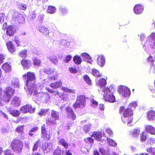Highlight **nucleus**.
I'll return each mask as SVG.
<instances>
[{
	"label": "nucleus",
	"mask_w": 155,
	"mask_h": 155,
	"mask_svg": "<svg viewBox=\"0 0 155 155\" xmlns=\"http://www.w3.org/2000/svg\"><path fill=\"white\" fill-rule=\"evenodd\" d=\"M23 76L24 79L26 81V86L25 87V89L28 91L29 94L36 95L37 98L38 100L44 99L45 92H40L37 93V91L39 88L41 90V87H44L45 80H43L41 83H39L38 86L35 84L36 79L35 74L33 72H28L26 74H24Z\"/></svg>",
	"instance_id": "f257e3e1"
},
{
	"label": "nucleus",
	"mask_w": 155,
	"mask_h": 155,
	"mask_svg": "<svg viewBox=\"0 0 155 155\" xmlns=\"http://www.w3.org/2000/svg\"><path fill=\"white\" fill-rule=\"evenodd\" d=\"M123 112V116L121 117L123 122L124 123L127 122L128 126H130V124L133 120V118L131 117L133 115L132 109L130 108L125 109L124 107H120L119 113L121 114Z\"/></svg>",
	"instance_id": "f03ea898"
},
{
	"label": "nucleus",
	"mask_w": 155,
	"mask_h": 155,
	"mask_svg": "<svg viewBox=\"0 0 155 155\" xmlns=\"http://www.w3.org/2000/svg\"><path fill=\"white\" fill-rule=\"evenodd\" d=\"M14 92V89L8 87L5 88L2 95V88H0V106H2L3 105L2 100L6 102H9Z\"/></svg>",
	"instance_id": "7ed1b4c3"
},
{
	"label": "nucleus",
	"mask_w": 155,
	"mask_h": 155,
	"mask_svg": "<svg viewBox=\"0 0 155 155\" xmlns=\"http://www.w3.org/2000/svg\"><path fill=\"white\" fill-rule=\"evenodd\" d=\"M113 91L112 85L110 86L109 88H105L103 90V92H104V98L105 101L112 103L115 101V97L112 94Z\"/></svg>",
	"instance_id": "20e7f679"
},
{
	"label": "nucleus",
	"mask_w": 155,
	"mask_h": 155,
	"mask_svg": "<svg viewBox=\"0 0 155 155\" xmlns=\"http://www.w3.org/2000/svg\"><path fill=\"white\" fill-rule=\"evenodd\" d=\"M143 47L146 51L149 48L155 49V33H152L147 37L146 42L144 43Z\"/></svg>",
	"instance_id": "39448f33"
},
{
	"label": "nucleus",
	"mask_w": 155,
	"mask_h": 155,
	"mask_svg": "<svg viewBox=\"0 0 155 155\" xmlns=\"http://www.w3.org/2000/svg\"><path fill=\"white\" fill-rule=\"evenodd\" d=\"M12 149L15 153H19L22 151L23 144L20 140L14 138L12 140L11 145Z\"/></svg>",
	"instance_id": "423d86ee"
},
{
	"label": "nucleus",
	"mask_w": 155,
	"mask_h": 155,
	"mask_svg": "<svg viewBox=\"0 0 155 155\" xmlns=\"http://www.w3.org/2000/svg\"><path fill=\"white\" fill-rule=\"evenodd\" d=\"M85 99L83 95H79L77 98L76 101L74 104L73 108L75 109L78 108H81L85 105Z\"/></svg>",
	"instance_id": "0eeeda50"
},
{
	"label": "nucleus",
	"mask_w": 155,
	"mask_h": 155,
	"mask_svg": "<svg viewBox=\"0 0 155 155\" xmlns=\"http://www.w3.org/2000/svg\"><path fill=\"white\" fill-rule=\"evenodd\" d=\"M43 71L44 72L47 74H51L52 73H53V76H50L48 78L50 80H55L57 78V74L55 72H54V69L53 68H46L41 69L40 70V73Z\"/></svg>",
	"instance_id": "6e6552de"
},
{
	"label": "nucleus",
	"mask_w": 155,
	"mask_h": 155,
	"mask_svg": "<svg viewBox=\"0 0 155 155\" xmlns=\"http://www.w3.org/2000/svg\"><path fill=\"white\" fill-rule=\"evenodd\" d=\"M9 13L13 14L12 20L15 21V23H21V20L23 19L24 18L22 16L21 14L19 13L16 12L14 10H11L9 11Z\"/></svg>",
	"instance_id": "1a4fd4ad"
},
{
	"label": "nucleus",
	"mask_w": 155,
	"mask_h": 155,
	"mask_svg": "<svg viewBox=\"0 0 155 155\" xmlns=\"http://www.w3.org/2000/svg\"><path fill=\"white\" fill-rule=\"evenodd\" d=\"M118 91L122 96L125 97L129 96L130 94V89L125 86H120L119 87Z\"/></svg>",
	"instance_id": "9d476101"
},
{
	"label": "nucleus",
	"mask_w": 155,
	"mask_h": 155,
	"mask_svg": "<svg viewBox=\"0 0 155 155\" xmlns=\"http://www.w3.org/2000/svg\"><path fill=\"white\" fill-rule=\"evenodd\" d=\"M147 62L150 64L151 67L150 71L151 72L155 73V56H150L147 59Z\"/></svg>",
	"instance_id": "9b49d317"
},
{
	"label": "nucleus",
	"mask_w": 155,
	"mask_h": 155,
	"mask_svg": "<svg viewBox=\"0 0 155 155\" xmlns=\"http://www.w3.org/2000/svg\"><path fill=\"white\" fill-rule=\"evenodd\" d=\"M35 108H33L31 106L27 104L22 107L20 109V111L23 113L29 112L31 113H33L35 111Z\"/></svg>",
	"instance_id": "f8f14e48"
},
{
	"label": "nucleus",
	"mask_w": 155,
	"mask_h": 155,
	"mask_svg": "<svg viewBox=\"0 0 155 155\" xmlns=\"http://www.w3.org/2000/svg\"><path fill=\"white\" fill-rule=\"evenodd\" d=\"M16 31V27L14 26L9 25L6 28V34L9 37L13 36Z\"/></svg>",
	"instance_id": "ddd939ff"
},
{
	"label": "nucleus",
	"mask_w": 155,
	"mask_h": 155,
	"mask_svg": "<svg viewBox=\"0 0 155 155\" xmlns=\"http://www.w3.org/2000/svg\"><path fill=\"white\" fill-rule=\"evenodd\" d=\"M97 62L100 67H103L105 63V58L104 56L102 54L97 55Z\"/></svg>",
	"instance_id": "4468645a"
},
{
	"label": "nucleus",
	"mask_w": 155,
	"mask_h": 155,
	"mask_svg": "<svg viewBox=\"0 0 155 155\" xmlns=\"http://www.w3.org/2000/svg\"><path fill=\"white\" fill-rule=\"evenodd\" d=\"M66 111L67 113V117L70 119L74 120L76 118V115L73 110L70 107H67Z\"/></svg>",
	"instance_id": "2eb2a0df"
},
{
	"label": "nucleus",
	"mask_w": 155,
	"mask_h": 155,
	"mask_svg": "<svg viewBox=\"0 0 155 155\" xmlns=\"http://www.w3.org/2000/svg\"><path fill=\"white\" fill-rule=\"evenodd\" d=\"M41 135L42 138L46 140L50 139L51 136L48 134L47 131L45 129V125L44 124L41 127Z\"/></svg>",
	"instance_id": "dca6fc26"
},
{
	"label": "nucleus",
	"mask_w": 155,
	"mask_h": 155,
	"mask_svg": "<svg viewBox=\"0 0 155 155\" xmlns=\"http://www.w3.org/2000/svg\"><path fill=\"white\" fill-rule=\"evenodd\" d=\"M81 56L84 61H86L89 63H91L93 60L89 54L86 53H84L82 54Z\"/></svg>",
	"instance_id": "f3484780"
},
{
	"label": "nucleus",
	"mask_w": 155,
	"mask_h": 155,
	"mask_svg": "<svg viewBox=\"0 0 155 155\" xmlns=\"http://www.w3.org/2000/svg\"><path fill=\"white\" fill-rule=\"evenodd\" d=\"M21 99L17 97H15L13 99L11 105L13 107L18 106L20 104Z\"/></svg>",
	"instance_id": "a211bd4d"
},
{
	"label": "nucleus",
	"mask_w": 155,
	"mask_h": 155,
	"mask_svg": "<svg viewBox=\"0 0 155 155\" xmlns=\"http://www.w3.org/2000/svg\"><path fill=\"white\" fill-rule=\"evenodd\" d=\"M21 64L24 69H29L31 66V63L28 60H23L21 61Z\"/></svg>",
	"instance_id": "6ab92c4d"
},
{
	"label": "nucleus",
	"mask_w": 155,
	"mask_h": 155,
	"mask_svg": "<svg viewBox=\"0 0 155 155\" xmlns=\"http://www.w3.org/2000/svg\"><path fill=\"white\" fill-rule=\"evenodd\" d=\"M38 29L40 32L42 33L45 35L49 36V34L50 32L49 30L45 26H40L39 27Z\"/></svg>",
	"instance_id": "aec40b11"
},
{
	"label": "nucleus",
	"mask_w": 155,
	"mask_h": 155,
	"mask_svg": "<svg viewBox=\"0 0 155 155\" xmlns=\"http://www.w3.org/2000/svg\"><path fill=\"white\" fill-rule=\"evenodd\" d=\"M143 9V7L139 5H136L134 8V11L137 14H140L142 13Z\"/></svg>",
	"instance_id": "412c9836"
},
{
	"label": "nucleus",
	"mask_w": 155,
	"mask_h": 155,
	"mask_svg": "<svg viewBox=\"0 0 155 155\" xmlns=\"http://www.w3.org/2000/svg\"><path fill=\"white\" fill-rule=\"evenodd\" d=\"M59 144L62 145L65 149H67L69 146L66 140L63 138H61L59 139Z\"/></svg>",
	"instance_id": "4be33fe9"
},
{
	"label": "nucleus",
	"mask_w": 155,
	"mask_h": 155,
	"mask_svg": "<svg viewBox=\"0 0 155 155\" xmlns=\"http://www.w3.org/2000/svg\"><path fill=\"white\" fill-rule=\"evenodd\" d=\"M6 45L8 50L10 52L12 53L15 51L16 50L15 47L13 45L11 41H8L6 43Z\"/></svg>",
	"instance_id": "5701e85b"
},
{
	"label": "nucleus",
	"mask_w": 155,
	"mask_h": 155,
	"mask_svg": "<svg viewBox=\"0 0 155 155\" xmlns=\"http://www.w3.org/2000/svg\"><path fill=\"white\" fill-rule=\"evenodd\" d=\"M147 117L149 120H155V112L153 110L149 111L147 114Z\"/></svg>",
	"instance_id": "b1692460"
},
{
	"label": "nucleus",
	"mask_w": 155,
	"mask_h": 155,
	"mask_svg": "<svg viewBox=\"0 0 155 155\" xmlns=\"http://www.w3.org/2000/svg\"><path fill=\"white\" fill-rule=\"evenodd\" d=\"M102 134L100 132H94L91 135L95 140H99L102 137Z\"/></svg>",
	"instance_id": "393cba45"
},
{
	"label": "nucleus",
	"mask_w": 155,
	"mask_h": 155,
	"mask_svg": "<svg viewBox=\"0 0 155 155\" xmlns=\"http://www.w3.org/2000/svg\"><path fill=\"white\" fill-rule=\"evenodd\" d=\"M73 61L75 64L78 65L80 64L82 62V59L81 57L77 54L73 58Z\"/></svg>",
	"instance_id": "a878e982"
},
{
	"label": "nucleus",
	"mask_w": 155,
	"mask_h": 155,
	"mask_svg": "<svg viewBox=\"0 0 155 155\" xmlns=\"http://www.w3.org/2000/svg\"><path fill=\"white\" fill-rule=\"evenodd\" d=\"M3 69L5 72H9L11 70V66L8 64V63H5L2 66Z\"/></svg>",
	"instance_id": "bb28decb"
},
{
	"label": "nucleus",
	"mask_w": 155,
	"mask_h": 155,
	"mask_svg": "<svg viewBox=\"0 0 155 155\" xmlns=\"http://www.w3.org/2000/svg\"><path fill=\"white\" fill-rule=\"evenodd\" d=\"M146 130L148 133L155 135V129L152 126L147 125L146 127Z\"/></svg>",
	"instance_id": "cd10ccee"
},
{
	"label": "nucleus",
	"mask_w": 155,
	"mask_h": 155,
	"mask_svg": "<svg viewBox=\"0 0 155 155\" xmlns=\"http://www.w3.org/2000/svg\"><path fill=\"white\" fill-rule=\"evenodd\" d=\"M97 84L98 86H100L101 88L105 86L106 84V81L104 78H101L97 82Z\"/></svg>",
	"instance_id": "c85d7f7f"
},
{
	"label": "nucleus",
	"mask_w": 155,
	"mask_h": 155,
	"mask_svg": "<svg viewBox=\"0 0 155 155\" xmlns=\"http://www.w3.org/2000/svg\"><path fill=\"white\" fill-rule=\"evenodd\" d=\"M47 12L50 14H53L56 12V9L55 7L49 6L47 10Z\"/></svg>",
	"instance_id": "c756f323"
},
{
	"label": "nucleus",
	"mask_w": 155,
	"mask_h": 155,
	"mask_svg": "<svg viewBox=\"0 0 155 155\" xmlns=\"http://www.w3.org/2000/svg\"><path fill=\"white\" fill-rule=\"evenodd\" d=\"M59 11L61 15L64 16L66 15L68 12L67 9L63 6H61L60 7Z\"/></svg>",
	"instance_id": "7c9ffc66"
},
{
	"label": "nucleus",
	"mask_w": 155,
	"mask_h": 155,
	"mask_svg": "<svg viewBox=\"0 0 155 155\" xmlns=\"http://www.w3.org/2000/svg\"><path fill=\"white\" fill-rule=\"evenodd\" d=\"M62 85V82L60 81L55 83H51L50 84V86L52 88L55 89L59 87Z\"/></svg>",
	"instance_id": "2f4dec72"
},
{
	"label": "nucleus",
	"mask_w": 155,
	"mask_h": 155,
	"mask_svg": "<svg viewBox=\"0 0 155 155\" xmlns=\"http://www.w3.org/2000/svg\"><path fill=\"white\" fill-rule=\"evenodd\" d=\"M51 116L55 120H58L59 119V113L58 112L56 111L53 110L51 112Z\"/></svg>",
	"instance_id": "473e14b6"
},
{
	"label": "nucleus",
	"mask_w": 155,
	"mask_h": 155,
	"mask_svg": "<svg viewBox=\"0 0 155 155\" xmlns=\"http://www.w3.org/2000/svg\"><path fill=\"white\" fill-rule=\"evenodd\" d=\"M19 81L18 79H14L12 81V86L14 87H19Z\"/></svg>",
	"instance_id": "72a5a7b5"
},
{
	"label": "nucleus",
	"mask_w": 155,
	"mask_h": 155,
	"mask_svg": "<svg viewBox=\"0 0 155 155\" xmlns=\"http://www.w3.org/2000/svg\"><path fill=\"white\" fill-rule=\"evenodd\" d=\"M84 140L86 143L89 144L91 146L92 145L94 142V139L90 137L84 138Z\"/></svg>",
	"instance_id": "f704fd0d"
},
{
	"label": "nucleus",
	"mask_w": 155,
	"mask_h": 155,
	"mask_svg": "<svg viewBox=\"0 0 155 155\" xmlns=\"http://www.w3.org/2000/svg\"><path fill=\"white\" fill-rule=\"evenodd\" d=\"M49 60L53 64H56L58 63L57 57L55 55H52L49 57Z\"/></svg>",
	"instance_id": "c9c22d12"
},
{
	"label": "nucleus",
	"mask_w": 155,
	"mask_h": 155,
	"mask_svg": "<svg viewBox=\"0 0 155 155\" xmlns=\"http://www.w3.org/2000/svg\"><path fill=\"white\" fill-rule=\"evenodd\" d=\"M91 72L92 75L96 77H101L99 71L95 68L93 69Z\"/></svg>",
	"instance_id": "e433bc0d"
},
{
	"label": "nucleus",
	"mask_w": 155,
	"mask_h": 155,
	"mask_svg": "<svg viewBox=\"0 0 155 155\" xmlns=\"http://www.w3.org/2000/svg\"><path fill=\"white\" fill-rule=\"evenodd\" d=\"M27 51L25 50H23L21 51L19 53V56L23 59L25 58L27 55Z\"/></svg>",
	"instance_id": "4c0bfd02"
},
{
	"label": "nucleus",
	"mask_w": 155,
	"mask_h": 155,
	"mask_svg": "<svg viewBox=\"0 0 155 155\" xmlns=\"http://www.w3.org/2000/svg\"><path fill=\"white\" fill-rule=\"evenodd\" d=\"M46 89L50 93H51L53 95H58L59 96V95H60L61 94H59L58 90H53L52 89H50V88L46 87Z\"/></svg>",
	"instance_id": "58836bf2"
},
{
	"label": "nucleus",
	"mask_w": 155,
	"mask_h": 155,
	"mask_svg": "<svg viewBox=\"0 0 155 155\" xmlns=\"http://www.w3.org/2000/svg\"><path fill=\"white\" fill-rule=\"evenodd\" d=\"M19 111L18 110H13L10 112V114L13 116L17 117L20 114Z\"/></svg>",
	"instance_id": "ea45409f"
},
{
	"label": "nucleus",
	"mask_w": 155,
	"mask_h": 155,
	"mask_svg": "<svg viewBox=\"0 0 155 155\" xmlns=\"http://www.w3.org/2000/svg\"><path fill=\"white\" fill-rule=\"evenodd\" d=\"M91 127V124H88L84 126L83 127V130L85 133H87L90 130Z\"/></svg>",
	"instance_id": "a19ab883"
},
{
	"label": "nucleus",
	"mask_w": 155,
	"mask_h": 155,
	"mask_svg": "<svg viewBox=\"0 0 155 155\" xmlns=\"http://www.w3.org/2000/svg\"><path fill=\"white\" fill-rule=\"evenodd\" d=\"M56 120H53L51 118H48L46 120V123L48 125H54L56 124Z\"/></svg>",
	"instance_id": "79ce46f5"
},
{
	"label": "nucleus",
	"mask_w": 155,
	"mask_h": 155,
	"mask_svg": "<svg viewBox=\"0 0 155 155\" xmlns=\"http://www.w3.org/2000/svg\"><path fill=\"white\" fill-rule=\"evenodd\" d=\"M61 89L63 91L69 93H74L75 92V91L74 90L70 89L65 87H61Z\"/></svg>",
	"instance_id": "37998d69"
},
{
	"label": "nucleus",
	"mask_w": 155,
	"mask_h": 155,
	"mask_svg": "<svg viewBox=\"0 0 155 155\" xmlns=\"http://www.w3.org/2000/svg\"><path fill=\"white\" fill-rule=\"evenodd\" d=\"M84 81L89 85H91V80L89 77L87 75H85L83 77Z\"/></svg>",
	"instance_id": "c03bdc74"
},
{
	"label": "nucleus",
	"mask_w": 155,
	"mask_h": 155,
	"mask_svg": "<svg viewBox=\"0 0 155 155\" xmlns=\"http://www.w3.org/2000/svg\"><path fill=\"white\" fill-rule=\"evenodd\" d=\"M61 153L62 150L61 149L58 147L54 151L53 155H61Z\"/></svg>",
	"instance_id": "a18cd8bd"
},
{
	"label": "nucleus",
	"mask_w": 155,
	"mask_h": 155,
	"mask_svg": "<svg viewBox=\"0 0 155 155\" xmlns=\"http://www.w3.org/2000/svg\"><path fill=\"white\" fill-rule=\"evenodd\" d=\"M140 140L142 141H145L147 138V134L145 132H143L141 134Z\"/></svg>",
	"instance_id": "49530a36"
},
{
	"label": "nucleus",
	"mask_w": 155,
	"mask_h": 155,
	"mask_svg": "<svg viewBox=\"0 0 155 155\" xmlns=\"http://www.w3.org/2000/svg\"><path fill=\"white\" fill-rule=\"evenodd\" d=\"M140 133V131L139 129H135L132 132V134L134 137H136L139 136Z\"/></svg>",
	"instance_id": "de8ad7c7"
},
{
	"label": "nucleus",
	"mask_w": 155,
	"mask_h": 155,
	"mask_svg": "<svg viewBox=\"0 0 155 155\" xmlns=\"http://www.w3.org/2000/svg\"><path fill=\"white\" fill-rule=\"evenodd\" d=\"M60 43L61 45H62L68 46L70 45V43L69 42H67L66 40L63 39H61L60 40Z\"/></svg>",
	"instance_id": "09e8293b"
},
{
	"label": "nucleus",
	"mask_w": 155,
	"mask_h": 155,
	"mask_svg": "<svg viewBox=\"0 0 155 155\" xmlns=\"http://www.w3.org/2000/svg\"><path fill=\"white\" fill-rule=\"evenodd\" d=\"M107 142L110 146L115 147L117 145L116 143L113 140L111 139L107 138Z\"/></svg>",
	"instance_id": "8fccbe9b"
},
{
	"label": "nucleus",
	"mask_w": 155,
	"mask_h": 155,
	"mask_svg": "<svg viewBox=\"0 0 155 155\" xmlns=\"http://www.w3.org/2000/svg\"><path fill=\"white\" fill-rule=\"evenodd\" d=\"M59 97L64 101H66L68 100L69 98L67 94H65L64 93L62 95H59Z\"/></svg>",
	"instance_id": "3c124183"
},
{
	"label": "nucleus",
	"mask_w": 155,
	"mask_h": 155,
	"mask_svg": "<svg viewBox=\"0 0 155 155\" xmlns=\"http://www.w3.org/2000/svg\"><path fill=\"white\" fill-rule=\"evenodd\" d=\"M44 96V99L43 100H45L46 103H47L50 99V95L47 92H45V95Z\"/></svg>",
	"instance_id": "603ef678"
},
{
	"label": "nucleus",
	"mask_w": 155,
	"mask_h": 155,
	"mask_svg": "<svg viewBox=\"0 0 155 155\" xmlns=\"http://www.w3.org/2000/svg\"><path fill=\"white\" fill-rule=\"evenodd\" d=\"M147 151L150 153V155H155V150L152 148H148L147 149Z\"/></svg>",
	"instance_id": "864d4df0"
},
{
	"label": "nucleus",
	"mask_w": 155,
	"mask_h": 155,
	"mask_svg": "<svg viewBox=\"0 0 155 155\" xmlns=\"http://www.w3.org/2000/svg\"><path fill=\"white\" fill-rule=\"evenodd\" d=\"M137 106V102L136 101L131 102L129 105L130 107L133 108L134 109L135 107Z\"/></svg>",
	"instance_id": "5fc2aeb1"
},
{
	"label": "nucleus",
	"mask_w": 155,
	"mask_h": 155,
	"mask_svg": "<svg viewBox=\"0 0 155 155\" xmlns=\"http://www.w3.org/2000/svg\"><path fill=\"white\" fill-rule=\"evenodd\" d=\"M19 7L21 9L25 11L27 9L26 5L24 4L21 3L19 5Z\"/></svg>",
	"instance_id": "6e6d98bb"
},
{
	"label": "nucleus",
	"mask_w": 155,
	"mask_h": 155,
	"mask_svg": "<svg viewBox=\"0 0 155 155\" xmlns=\"http://www.w3.org/2000/svg\"><path fill=\"white\" fill-rule=\"evenodd\" d=\"M41 61L37 58H35L34 59V64L35 65L38 66L40 65Z\"/></svg>",
	"instance_id": "4d7b16f0"
},
{
	"label": "nucleus",
	"mask_w": 155,
	"mask_h": 155,
	"mask_svg": "<svg viewBox=\"0 0 155 155\" xmlns=\"http://www.w3.org/2000/svg\"><path fill=\"white\" fill-rule=\"evenodd\" d=\"M38 144L39 141H38L36 142V143L34 144L33 146L32 149V150L33 151H35L37 150Z\"/></svg>",
	"instance_id": "13d9d810"
},
{
	"label": "nucleus",
	"mask_w": 155,
	"mask_h": 155,
	"mask_svg": "<svg viewBox=\"0 0 155 155\" xmlns=\"http://www.w3.org/2000/svg\"><path fill=\"white\" fill-rule=\"evenodd\" d=\"M148 143L150 145H152L155 143V139L152 138H150L147 141Z\"/></svg>",
	"instance_id": "bf43d9fd"
},
{
	"label": "nucleus",
	"mask_w": 155,
	"mask_h": 155,
	"mask_svg": "<svg viewBox=\"0 0 155 155\" xmlns=\"http://www.w3.org/2000/svg\"><path fill=\"white\" fill-rule=\"evenodd\" d=\"M0 114L1 116H3L4 118L8 120V115L2 111L0 110Z\"/></svg>",
	"instance_id": "052dcab7"
},
{
	"label": "nucleus",
	"mask_w": 155,
	"mask_h": 155,
	"mask_svg": "<svg viewBox=\"0 0 155 155\" xmlns=\"http://www.w3.org/2000/svg\"><path fill=\"white\" fill-rule=\"evenodd\" d=\"M47 111V110L42 109L41 110L40 112L38 114L39 115L42 116L43 115H45Z\"/></svg>",
	"instance_id": "680f3d73"
},
{
	"label": "nucleus",
	"mask_w": 155,
	"mask_h": 155,
	"mask_svg": "<svg viewBox=\"0 0 155 155\" xmlns=\"http://www.w3.org/2000/svg\"><path fill=\"white\" fill-rule=\"evenodd\" d=\"M23 126H21L17 127L16 129V131L18 133H20L23 131Z\"/></svg>",
	"instance_id": "e2e57ef3"
},
{
	"label": "nucleus",
	"mask_w": 155,
	"mask_h": 155,
	"mask_svg": "<svg viewBox=\"0 0 155 155\" xmlns=\"http://www.w3.org/2000/svg\"><path fill=\"white\" fill-rule=\"evenodd\" d=\"M72 57L70 55L66 56L65 60V62L66 63L68 62L71 59Z\"/></svg>",
	"instance_id": "0e129e2a"
},
{
	"label": "nucleus",
	"mask_w": 155,
	"mask_h": 155,
	"mask_svg": "<svg viewBox=\"0 0 155 155\" xmlns=\"http://www.w3.org/2000/svg\"><path fill=\"white\" fill-rule=\"evenodd\" d=\"M91 101L92 105L94 107H96L98 105V102L93 99H91Z\"/></svg>",
	"instance_id": "69168bd1"
},
{
	"label": "nucleus",
	"mask_w": 155,
	"mask_h": 155,
	"mask_svg": "<svg viewBox=\"0 0 155 155\" xmlns=\"http://www.w3.org/2000/svg\"><path fill=\"white\" fill-rule=\"evenodd\" d=\"M5 155H14L10 150H7L4 152Z\"/></svg>",
	"instance_id": "338daca9"
},
{
	"label": "nucleus",
	"mask_w": 155,
	"mask_h": 155,
	"mask_svg": "<svg viewBox=\"0 0 155 155\" xmlns=\"http://www.w3.org/2000/svg\"><path fill=\"white\" fill-rule=\"evenodd\" d=\"M69 70L71 73L75 74L77 72V70L75 68L72 67L69 68Z\"/></svg>",
	"instance_id": "774afa93"
}]
</instances>
